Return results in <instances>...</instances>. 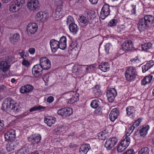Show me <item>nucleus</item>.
Segmentation results:
<instances>
[{
	"label": "nucleus",
	"instance_id": "864d4df0",
	"mask_svg": "<svg viewBox=\"0 0 154 154\" xmlns=\"http://www.w3.org/2000/svg\"><path fill=\"white\" fill-rule=\"evenodd\" d=\"M126 148L121 144H119L117 147V151L119 152H123Z\"/></svg>",
	"mask_w": 154,
	"mask_h": 154
},
{
	"label": "nucleus",
	"instance_id": "58836bf2",
	"mask_svg": "<svg viewBox=\"0 0 154 154\" xmlns=\"http://www.w3.org/2000/svg\"><path fill=\"white\" fill-rule=\"evenodd\" d=\"M130 61L131 62V64L132 65H137V64H139L141 63L139 59V57L138 56L131 59Z\"/></svg>",
	"mask_w": 154,
	"mask_h": 154
},
{
	"label": "nucleus",
	"instance_id": "603ef678",
	"mask_svg": "<svg viewBox=\"0 0 154 154\" xmlns=\"http://www.w3.org/2000/svg\"><path fill=\"white\" fill-rule=\"evenodd\" d=\"M18 54L21 58L23 59H26L27 57V53L23 50H22L21 52H19L18 53Z\"/></svg>",
	"mask_w": 154,
	"mask_h": 154
},
{
	"label": "nucleus",
	"instance_id": "dca6fc26",
	"mask_svg": "<svg viewBox=\"0 0 154 154\" xmlns=\"http://www.w3.org/2000/svg\"><path fill=\"white\" fill-rule=\"evenodd\" d=\"M58 41L54 39H51L50 42V45L53 53H55L58 49L59 46Z\"/></svg>",
	"mask_w": 154,
	"mask_h": 154
},
{
	"label": "nucleus",
	"instance_id": "ddd939ff",
	"mask_svg": "<svg viewBox=\"0 0 154 154\" xmlns=\"http://www.w3.org/2000/svg\"><path fill=\"white\" fill-rule=\"evenodd\" d=\"M133 47V44L131 40L125 41L122 45V49L125 52L131 50Z\"/></svg>",
	"mask_w": 154,
	"mask_h": 154
},
{
	"label": "nucleus",
	"instance_id": "e433bc0d",
	"mask_svg": "<svg viewBox=\"0 0 154 154\" xmlns=\"http://www.w3.org/2000/svg\"><path fill=\"white\" fill-rule=\"evenodd\" d=\"M79 20L80 22L84 24L86 26L87 25L88 23V21L86 17L83 15L79 16Z\"/></svg>",
	"mask_w": 154,
	"mask_h": 154
},
{
	"label": "nucleus",
	"instance_id": "9b49d317",
	"mask_svg": "<svg viewBox=\"0 0 154 154\" xmlns=\"http://www.w3.org/2000/svg\"><path fill=\"white\" fill-rule=\"evenodd\" d=\"M43 69L40 64H36L34 65L32 69L33 75L36 77H38L42 73Z\"/></svg>",
	"mask_w": 154,
	"mask_h": 154
},
{
	"label": "nucleus",
	"instance_id": "bb28decb",
	"mask_svg": "<svg viewBox=\"0 0 154 154\" xmlns=\"http://www.w3.org/2000/svg\"><path fill=\"white\" fill-rule=\"evenodd\" d=\"M140 130L139 133L141 136L144 137L147 134L148 131L149 130V127L148 125H145L140 127Z\"/></svg>",
	"mask_w": 154,
	"mask_h": 154
},
{
	"label": "nucleus",
	"instance_id": "412c9836",
	"mask_svg": "<svg viewBox=\"0 0 154 154\" xmlns=\"http://www.w3.org/2000/svg\"><path fill=\"white\" fill-rule=\"evenodd\" d=\"M64 12L63 7H57L54 14V17L58 18L61 17L64 15Z\"/></svg>",
	"mask_w": 154,
	"mask_h": 154
},
{
	"label": "nucleus",
	"instance_id": "7ed1b4c3",
	"mask_svg": "<svg viewBox=\"0 0 154 154\" xmlns=\"http://www.w3.org/2000/svg\"><path fill=\"white\" fill-rule=\"evenodd\" d=\"M125 75L127 81L130 82L134 81L137 75L136 69L133 66L128 67L125 70Z\"/></svg>",
	"mask_w": 154,
	"mask_h": 154
},
{
	"label": "nucleus",
	"instance_id": "79ce46f5",
	"mask_svg": "<svg viewBox=\"0 0 154 154\" xmlns=\"http://www.w3.org/2000/svg\"><path fill=\"white\" fill-rule=\"evenodd\" d=\"M54 4L57 7H62L63 4V0H55Z\"/></svg>",
	"mask_w": 154,
	"mask_h": 154
},
{
	"label": "nucleus",
	"instance_id": "9d476101",
	"mask_svg": "<svg viewBox=\"0 0 154 154\" xmlns=\"http://www.w3.org/2000/svg\"><path fill=\"white\" fill-rule=\"evenodd\" d=\"M117 95L116 89L114 88H111L108 90L106 92V96L109 102L112 103L113 102L115 97Z\"/></svg>",
	"mask_w": 154,
	"mask_h": 154
},
{
	"label": "nucleus",
	"instance_id": "338daca9",
	"mask_svg": "<svg viewBox=\"0 0 154 154\" xmlns=\"http://www.w3.org/2000/svg\"><path fill=\"white\" fill-rule=\"evenodd\" d=\"M54 100V98L52 96H50L47 99V101L49 103H51Z\"/></svg>",
	"mask_w": 154,
	"mask_h": 154
},
{
	"label": "nucleus",
	"instance_id": "37998d69",
	"mask_svg": "<svg viewBox=\"0 0 154 154\" xmlns=\"http://www.w3.org/2000/svg\"><path fill=\"white\" fill-rule=\"evenodd\" d=\"M134 127L132 125H131L128 128V130L126 132V136H129L133 131L135 129Z\"/></svg>",
	"mask_w": 154,
	"mask_h": 154
},
{
	"label": "nucleus",
	"instance_id": "0e129e2a",
	"mask_svg": "<svg viewBox=\"0 0 154 154\" xmlns=\"http://www.w3.org/2000/svg\"><path fill=\"white\" fill-rule=\"evenodd\" d=\"M123 154H135V152L133 149H131L127 150Z\"/></svg>",
	"mask_w": 154,
	"mask_h": 154
},
{
	"label": "nucleus",
	"instance_id": "473e14b6",
	"mask_svg": "<svg viewBox=\"0 0 154 154\" xmlns=\"http://www.w3.org/2000/svg\"><path fill=\"white\" fill-rule=\"evenodd\" d=\"M152 44L150 42L146 43L141 45L142 50L145 51H147L151 48Z\"/></svg>",
	"mask_w": 154,
	"mask_h": 154
},
{
	"label": "nucleus",
	"instance_id": "aec40b11",
	"mask_svg": "<svg viewBox=\"0 0 154 154\" xmlns=\"http://www.w3.org/2000/svg\"><path fill=\"white\" fill-rule=\"evenodd\" d=\"M33 89V87L32 86L29 85H26L21 87L20 91L22 94L29 93L32 91Z\"/></svg>",
	"mask_w": 154,
	"mask_h": 154
},
{
	"label": "nucleus",
	"instance_id": "72a5a7b5",
	"mask_svg": "<svg viewBox=\"0 0 154 154\" xmlns=\"http://www.w3.org/2000/svg\"><path fill=\"white\" fill-rule=\"evenodd\" d=\"M15 146L14 142H10L7 145V150L8 152L12 151L14 149Z\"/></svg>",
	"mask_w": 154,
	"mask_h": 154
},
{
	"label": "nucleus",
	"instance_id": "6e6d98bb",
	"mask_svg": "<svg viewBox=\"0 0 154 154\" xmlns=\"http://www.w3.org/2000/svg\"><path fill=\"white\" fill-rule=\"evenodd\" d=\"M152 77L153 76L152 75H150L148 76H146L144 79L146 82H147L148 84H149L151 82Z\"/></svg>",
	"mask_w": 154,
	"mask_h": 154
},
{
	"label": "nucleus",
	"instance_id": "4468645a",
	"mask_svg": "<svg viewBox=\"0 0 154 154\" xmlns=\"http://www.w3.org/2000/svg\"><path fill=\"white\" fill-rule=\"evenodd\" d=\"M38 28V25L35 23H30L27 27V31L28 32L31 34H34L37 31Z\"/></svg>",
	"mask_w": 154,
	"mask_h": 154
},
{
	"label": "nucleus",
	"instance_id": "e2e57ef3",
	"mask_svg": "<svg viewBox=\"0 0 154 154\" xmlns=\"http://www.w3.org/2000/svg\"><path fill=\"white\" fill-rule=\"evenodd\" d=\"M22 64L25 66H29L30 63L28 61L26 60V59H23L22 61Z\"/></svg>",
	"mask_w": 154,
	"mask_h": 154
},
{
	"label": "nucleus",
	"instance_id": "5701e85b",
	"mask_svg": "<svg viewBox=\"0 0 154 154\" xmlns=\"http://www.w3.org/2000/svg\"><path fill=\"white\" fill-rule=\"evenodd\" d=\"M91 147L88 144L82 145L80 147L79 152L80 154H87Z\"/></svg>",
	"mask_w": 154,
	"mask_h": 154
},
{
	"label": "nucleus",
	"instance_id": "774afa93",
	"mask_svg": "<svg viewBox=\"0 0 154 154\" xmlns=\"http://www.w3.org/2000/svg\"><path fill=\"white\" fill-rule=\"evenodd\" d=\"M132 9L131 10V13L133 14H135L136 13V6L134 5H132Z\"/></svg>",
	"mask_w": 154,
	"mask_h": 154
},
{
	"label": "nucleus",
	"instance_id": "f03ea898",
	"mask_svg": "<svg viewBox=\"0 0 154 154\" xmlns=\"http://www.w3.org/2000/svg\"><path fill=\"white\" fill-rule=\"evenodd\" d=\"M2 109L5 111L14 110V112H18L19 106L13 99L8 98L4 100L2 104Z\"/></svg>",
	"mask_w": 154,
	"mask_h": 154
},
{
	"label": "nucleus",
	"instance_id": "bf43d9fd",
	"mask_svg": "<svg viewBox=\"0 0 154 154\" xmlns=\"http://www.w3.org/2000/svg\"><path fill=\"white\" fill-rule=\"evenodd\" d=\"M58 42L60 43H66V37L64 36H63L61 37Z\"/></svg>",
	"mask_w": 154,
	"mask_h": 154
},
{
	"label": "nucleus",
	"instance_id": "b1692460",
	"mask_svg": "<svg viewBox=\"0 0 154 154\" xmlns=\"http://www.w3.org/2000/svg\"><path fill=\"white\" fill-rule=\"evenodd\" d=\"M126 114L128 116L133 118L135 116V109L132 106H128L126 109Z\"/></svg>",
	"mask_w": 154,
	"mask_h": 154
},
{
	"label": "nucleus",
	"instance_id": "a211bd4d",
	"mask_svg": "<svg viewBox=\"0 0 154 154\" xmlns=\"http://www.w3.org/2000/svg\"><path fill=\"white\" fill-rule=\"evenodd\" d=\"M154 65V61L150 60L147 62L142 67V72L144 73Z\"/></svg>",
	"mask_w": 154,
	"mask_h": 154
},
{
	"label": "nucleus",
	"instance_id": "ea45409f",
	"mask_svg": "<svg viewBox=\"0 0 154 154\" xmlns=\"http://www.w3.org/2000/svg\"><path fill=\"white\" fill-rule=\"evenodd\" d=\"M45 107H44L40 105L38 106H34L32 108H31L29 110V111H30V112H31L34 111L40 110L42 109H45Z\"/></svg>",
	"mask_w": 154,
	"mask_h": 154
},
{
	"label": "nucleus",
	"instance_id": "c756f323",
	"mask_svg": "<svg viewBox=\"0 0 154 154\" xmlns=\"http://www.w3.org/2000/svg\"><path fill=\"white\" fill-rule=\"evenodd\" d=\"M69 29L70 32L73 34L75 35L78 32L79 27L77 25L74 23L69 26Z\"/></svg>",
	"mask_w": 154,
	"mask_h": 154
},
{
	"label": "nucleus",
	"instance_id": "5fc2aeb1",
	"mask_svg": "<svg viewBox=\"0 0 154 154\" xmlns=\"http://www.w3.org/2000/svg\"><path fill=\"white\" fill-rule=\"evenodd\" d=\"M105 50L107 54H109V50L110 49L112 48V45L110 43H107L104 46Z\"/></svg>",
	"mask_w": 154,
	"mask_h": 154
},
{
	"label": "nucleus",
	"instance_id": "09e8293b",
	"mask_svg": "<svg viewBox=\"0 0 154 154\" xmlns=\"http://www.w3.org/2000/svg\"><path fill=\"white\" fill-rule=\"evenodd\" d=\"M65 108H64L58 110L57 111V114L62 116L65 117Z\"/></svg>",
	"mask_w": 154,
	"mask_h": 154
},
{
	"label": "nucleus",
	"instance_id": "c9c22d12",
	"mask_svg": "<svg viewBox=\"0 0 154 154\" xmlns=\"http://www.w3.org/2000/svg\"><path fill=\"white\" fill-rule=\"evenodd\" d=\"M29 149L24 146L18 151L15 154H28L29 152Z\"/></svg>",
	"mask_w": 154,
	"mask_h": 154
},
{
	"label": "nucleus",
	"instance_id": "20e7f679",
	"mask_svg": "<svg viewBox=\"0 0 154 154\" xmlns=\"http://www.w3.org/2000/svg\"><path fill=\"white\" fill-rule=\"evenodd\" d=\"M25 3V0H14L11 3L9 11L12 13L16 12L19 10Z\"/></svg>",
	"mask_w": 154,
	"mask_h": 154
},
{
	"label": "nucleus",
	"instance_id": "f3484780",
	"mask_svg": "<svg viewBox=\"0 0 154 154\" xmlns=\"http://www.w3.org/2000/svg\"><path fill=\"white\" fill-rule=\"evenodd\" d=\"M56 119L51 116H46L44 118V121L45 123L49 126H51L52 124L55 123Z\"/></svg>",
	"mask_w": 154,
	"mask_h": 154
},
{
	"label": "nucleus",
	"instance_id": "f8f14e48",
	"mask_svg": "<svg viewBox=\"0 0 154 154\" xmlns=\"http://www.w3.org/2000/svg\"><path fill=\"white\" fill-rule=\"evenodd\" d=\"M16 136L15 130H11L5 134L4 135L5 140L6 141H11L15 138Z\"/></svg>",
	"mask_w": 154,
	"mask_h": 154
},
{
	"label": "nucleus",
	"instance_id": "423d86ee",
	"mask_svg": "<svg viewBox=\"0 0 154 154\" xmlns=\"http://www.w3.org/2000/svg\"><path fill=\"white\" fill-rule=\"evenodd\" d=\"M111 11L110 6L107 4H105L103 6L100 13V17L103 20L110 15Z\"/></svg>",
	"mask_w": 154,
	"mask_h": 154
},
{
	"label": "nucleus",
	"instance_id": "680f3d73",
	"mask_svg": "<svg viewBox=\"0 0 154 154\" xmlns=\"http://www.w3.org/2000/svg\"><path fill=\"white\" fill-rule=\"evenodd\" d=\"M6 90V87L4 85H0V93L3 92Z\"/></svg>",
	"mask_w": 154,
	"mask_h": 154
},
{
	"label": "nucleus",
	"instance_id": "a878e982",
	"mask_svg": "<svg viewBox=\"0 0 154 154\" xmlns=\"http://www.w3.org/2000/svg\"><path fill=\"white\" fill-rule=\"evenodd\" d=\"M69 49L72 53H78L79 51L78 44L76 41H72L70 45Z\"/></svg>",
	"mask_w": 154,
	"mask_h": 154
},
{
	"label": "nucleus",
	"instance_id": "7c9ffc66",
	"mask_svg": "<svg viewBox=\"0 0 154 154\" xmlns=\"http://www.w3.org/2000/svg\"><path fill=\"white\" fill-rule=\"evenodd\" d=\"M20 38L19 34L16 33L9 37V40L12 44L14 45L18 40Z\"/></svg>",
	"mask_w": 154,
	"mask_h": 154
},
{
	"label": "nucleus",
	"instance_id": "a19ab883",
	"mask_svg": "<svg viewBox=\"0 0 154 154\" xmlns=\"http://www.w3.org/2000/svg\"><path fill=\"white\" fill-rule=\"evenodd\" d=\"M149 151L148 148L145 147L140 150L138 152V154H149Z\"/></svg>",
	"mask_w": 154,
	"mask_h": 154
},
{
	"label": "nucleus",
	"instance_id": "4c0bfd02",
	"mask_svg": "<svg viewBox=\"0 0 154 154\" xmlns=\"http://www.w3.org/2000/svg\"><path fill=\"white\" fill-rule=\"evenodd\" d=\"M99 101L95 99L91 101L90 105L92 108L96 109L99 106Z\"/></svg>",
	"mask_w": 154,
	"mask_h": 154
},
{
	"label": "nucleus",
	"instance_id": "6ab92c4d",
	"mask_svg": "<svg viewBox=\"0 0 154 154\" xmlns=\"http://www.w3.org/2000/svg\"><path fill=\"white\" fill-rule=\"evenodd\" d=\"M48 17V14L46 12H40L38 13L35 17V18L37 20H42L46 19Z\"/></svg>",
	"mask_w": 154,
	"mask_h": 154
},
{
	"label": "nucleus",
	"instance_id": "052dcab7",
	"mask_svg": "<svg viewBox=\"0 0 154 154\" xmlns=\"http://www.w3.org/2000/svg\"><path fill=\"white\" fill-rule=\"evenodd\" d=\"M49 75L48 74H45L42 77V79L45 83H46V82H47L48 81Z\"/></svg>",
	"mask_w": 154,
	"mask_h": 154
},
{
	"label": "nucleus",
	"instance_id": "69168bd1",
	"mask_svg": "<svg viewBox=\"0 0 154 154\" xmlns=\"http://www.w3.org/2000/svg\"><path fill=\"white\" fill-rule=\"evenodd\" d=\"M35 52V49L33 48H30L29 49V52L31 54H33Z\"/></svg>",
	"mask_w": 154,
	"mask_h": 154
},
{
	"label": "nucleus",
	"instance_id": "c85d7f7f",
	"mask_svg": "<svg viewBox=\"0 0 154 154\" xmlns=\"http://www.w3.org/2000/svg\"><path fill=\"white\" fill-rule=\"evenodd\" d=\"M10 65L5 60L1 61L0 65V69H2V71L5 72L10 68Z\"/></svg>",
	"mask_w": 154,
	"mask_h": 154
},
{
	"label": "nucleus",
	"instance_id": "f257e3e1",
	"mask_svg": "<svg viewBox=\"0 0 154 154\" xmlns=\"http://www.w3.org/2000/svg\"><path fill=\"white\" fill-rule=\"evenodd\" d=\"M138 29L140 32L146 31L148 28L154 26V16L145 15L140 19L137 24Z\"/></svg>",
	"mask_w": 154,
	"mask_h": 154
},
{
	"label": "nucleus",
	"instance_id": "4d7b16f0",
	"mask_svg": "<svg viewBox=\"0 0 154 154\" xmlns=\"http://www.w3.org/2000/svg\"><path fill=\"white\" fill-rule=\"evenodd\" d=\"M59 48L62 50H64L66 48V43H60L59 42Z\"/></svg>",
	"mask_w": 154,
	"mask_h": 154
},
{
	"label": "nucleus",
	"instance_id": "3c124183",
	"mask_svg": "<svg viewBox=\"0 0 154 154\" xmlns=\"http://www.w3.org/2000/svg\"><path fill=\"white\" fill-rule=\"evenodd\" d=\"M88 15L91 17V18H94L96 17L95 12L93 11H88L86 12Z\"/></svg>",
	"mask_w": 154,
	"mask_h": 154
},
{
	"label": "nucleus",
	"instance_id": "0eeeda50",
	"mask_svg": "<svg viewBox=\"0 0 154 154\" xmlns=\"http://www.w3.org/2000/svg\"><path fill=\"white\" fill-rule=\"evenodd\" d=\"M42 138L41 135L39 134H32L27 137L28 141L32 144H38Z\"/></svg>",
	"mask_w": 154,
	"mask_h": 154
},
{
	"label": "nucleus",
	"instance_id": "6e6552de",
	"mask_svg": "<svg viewBox=\"0 0 154 154\" xmlns=\"http://www.w3.org/2000/svg\"><path fill=\"white\" fill-rule=\"evenodd\" d=\"M27 7L31 11H35L39 7V3L38 0H29Z\"/></svg>",
	"mask_w": 154,
	"mask_h": 154
},
{
	"label": "nucleus",
	"instance_id": "a18cd8bd",
	"mask_svg": "<svg viewBox=\"0 0 154 154\" xmlns=\"http://www.w3.org/2000/svg\"><path fill=\"white\" fill-rule=\"evenodd\" d=\"M14 58L11 55L7 56L5 59V60L9 64L10 63H12L14 62Z\"/></svg>",
	"mask_w": 154,
	"mask_h": 154
},
{
	"label": "nucleus",
	"instance_id": "1a4fd4ad",
	"mask_svg": "<svg viewBox=\"0 0 154 154\" xmlns=\"http://www.w3.org/2000/svg\"><path fill=\"white\" fill-rule=\"evenodd\" d=\"M40 65L43 69L48 70L51 67L50 61L46 57H42L39 59Z\"/></svg>",
	"mask_w": 154,
	"mask_h": 154
},
{
	"label": "nucleus",
	"instance_id": "13d9d810",
	"mask_svg": "<svg viewBox=\"0 0 154 154\" xmlns=\"http://www.w3.org/2000/svg\"><path fill=\"white\" fill-rule=\"evenodd\" d=\"M141 122V120L140 119H138L136 121L134 122L132 125L135 128L137 127Z\"/></svg>",
	"mask_w": 154,
	"mask_h": 154
},
{
	"label": "nucleus",
	"instance_id": "de8ad7c7",
	"mask_svg": "<svg viewBox=\"0 0 154 154\" xmlns=\"http://www.w3.org/2000/svg\"><path fill=\"white\" fill-rule=\"evenodd\" d=\"M74 23L73 18L71 16H69L67 18V24L70 25L71 24Z\"/></svg>",
	"mask_w": 154,
	"mask_h": 154
},
{
	"label": "nucleus",
	"instance_id": "4be33fe9",
	"mask_svg": "<svg viewBox=\"0 0 154 154\" xmlns=\"http://www.w3.org/2000/svg\"><path fill=\"white\" fill-rule=\"evenodd\" d=\"M110 65L107 62H102L99 66V69L102 71L105 72L109 70Z\"/></svg>",
	"mask_w": 154,
	"mask_h": 154
},
{
	"label": "nucleus",
	"instance_id": "2f4dec72",
	"mask_svg": "<svg viewBox=\"0 0 154 154\" xmlns=\"http://www.w3.org/2000/svg\"><path fill=\"white\" fill-rule=\"evenodd\" d=\"M130 141V138L128 136H126L125 138L121 141L120 144L122 145L125 148H126L129 146Z\"/></svg>",
	"mask_w": 154,
	"mask_h": 154
},
{
	"label": "nucleus",
	"instance_id": "c03bdc74",
	"mask_svg": "<svg viewBox=\"0 0 154 154\" xmlns=\"http://www.w3.org/2000/svg\"><path fill=\"white\" fill-rule=\"evenodd\" d=\"M65 117L69 116L72 114V110L70 108H65Z\"/></svg>",
	"mask_w": 154,
	"mask_h": 154
},
{
	"label": "nucleus",
	"instance_id": "393cba45",
	"mask_svg": "<svg viewBox=\"0 0 154 154\" xmlns=\"http://www.w3.org/2000/svg\"><path fill=\"white\" fill-rule=\"evenodd\" d=\"M82 68L86 73H90L95 68V65L94 64L84 65Z\"/></svg>",
	"mask_w": 154,
	"mask_h": 154
},
{
	"label": "nucleus",
	"instance_id": "f704fd0d",
	"mask_svg": "<svg viewBox=\"0 0 154 154\" xmlns=\"http://www.w3.org/2000/svg\"><path fill=\"white\" fill-rule=\"evenodd\" d=\"M107 134L105 130H103L98 134V138L100 139L104 140L107 137Z\"/></svg>",
	"mask_w": 154,
	"mask_h": 154
},
{
	"label": "nucleus",
	"instance_id": "39448f33",
	"mask_svg": "<svg viewBox=\"0 0 154 154\" xmlns=\"http://www.w3.org/2000/svg\"><path fill=\"white\" fill-rule=\"evenodd\" d=\"M117 139L116 137H110L106 139L104 144L105 147L108 150H112L117 143Z\"/></svg>",
	"mask_w": 154,
	"mask_h": 154
},
{
	"label": "nucleus",
	"instance_id": "cd10ccee",
	"mask_svg": "<svg viewBox=\"0 0 154 154\" xmlns=\"http://www.w3.org/2000/svg\"><path fill=\"white\" fill-rule=\"evenodd\" d=\"M92 91L96 97H100L102 94L100 89V86L98 85H95L93 88Z\"/></svg>",
	"mask_w": 154,
	"mask_h": 154
},
{
	"label": "nucleus",
	"instance_id": "49530a36",
	"mask_svg": "<svg viewBox=\"0 0 154 154\" xmlns=\"http://www.w3.org/2000/svg\"><path fill=\"white\" fill-rule=\"evenodd\" d=\"M118 23V20L116 19H113L111 20L108 23V25L112 27L115 26Z\"/></svg>",
	"mask_w": 154,
	"mask_h": 154
},
{
	"label": "nucleus",
	"instance_id": "2eb2a0df",
	"mask_svg": "<svg viewBox=\"0 0 154 154\" xmlns=\"http://www.w3.org/2000/svg\"><path fill=\"white\" fill-rule=\"evenodd\" d=\"M119 114V111L116 108L112 109L109 115L110 121L112 122H114L117 118Z\"/></svg>",
	"mask_w": 154,
	"mask_h": 154
},
{
	"label": "nucleus",
	"instance_id": "8fccbe9b",
	"mask_svg": "<svg viewBox=\"0 0 154 154\" xmlns=\"http://www.w3.org/2000/svg\"><path fill=\"white\" fill-rule=\"evenodd\" d=\"M71 98L72 99V103L76 102L79 100V94L78 93H75L72 95Z\"/></svg>",
	"mask_w": 154,
	"mask_h": 154
}]
</instances>
